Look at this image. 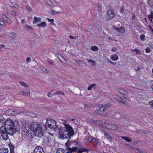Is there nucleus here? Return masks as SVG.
<instances>
[{"mask_svg": "<svg viewBox=\"0 0 153 153\" xmlns=\"http://www.w3.org/2000/svg\"><path fill=\"white\" fill-rule=\"evenodd\" d=\"M22 130L26 133L32 130L34 135L38 137H41L43 135L42 127L36 122H33L31 124H25L23 126Z\"/></svg>", "mask_w": 153, "mask_h": 153, "instance_id": "nucleus-1", "label": "nucleus"}, {"mask_svg": "<svg viewBox=\"0 0 153 153\" xmlns=\"http://www.w3.org/2000/svg\"><path fill=\"white\" fill-rule=\"evenodd\" d=\"M4 125L5 127L7 128V131L10 134H13L20 129V126L18 121L15 120L13 121L10 118H7L5 121Z\"/></svg>", "mask_w": 153, "mask_h": 153, "instance_id": "nucleus-2", "label": "nucleus"}, {"mask_svg": "<svg viewBox=\"0 0 153 153\" xmlns=\"http://www.w3.org/2000/svg\"><path fill=\"white\" fill-rule=\"evenodd\" d=\"M74 133L72 127L68 124H65L64 127L61 128L59 130L60 137L62 139L70 138L74 135Z\"/></svg>", "mask_w": 153, "mask_h": 153, "instance_id": "nucleus-3", "label": "nucleus"}, {"mask_svg": "<svg viewBox=\"0 0 153 153\" xmlns=\"http://www.w3.org/2000/svg\"><path fill=\"white\" fill-rule=\"evenodd\" d=\"M47 122L45 126L41 125L42 127L43 130H45L47 129H53L56 130L58 128L56 122L53 119L48 120H46Z\"/></svg>", "mask_w": 153, "mask_h": 153, "instance_id": "nucleus-4", "label": "nucleus"}, {"mask_svg": "<svg viewBox=\"0 0 153 153\" xmlns=\"http://www.w3.org/2000/svg\"><path fill=\"white\" fill-rule=\"evenodd\" d=\"M101 124L100 125L104 128H107L113 130H117L118 128V126L112 124H109L103 122H101Z\"/></svg>", "mask_w": 153, "mask_h": 153, "instance_id": "nucleus-5", "label": "nucleus"}, {"mask_svg": "<svg viewBox=\"0 0 153 153\" xmlns=\"http://www.w3.org/2000/svg\"><path fill=\"white\" fill-rule=\"evenodd\" d=\"M44 142L46 145L48 146H51L54 145V140L53 137H45L44 138Z\"/></svg>", "mask_w": 153, "mask_h": 153, "instance_id": "nucleus-6", "label": "nucleus"}, {"mask_svg": "<svg viewBox=\"0 0 153 153\" xmlns=\"http://www.w3.org/2000/svg\"><path fill=\"white\" fill-rule=\"evenodd\" d=\"M114 16V14L113 10H108L107 12V15L105 19L107 20L112 19Z\"/></svg>", "mask_w": 153, "mask_h": 153, "instance_id": "nucleus-7", "label": "nucleus"}, {"mask_svg": "<svg viewBox=\"0 0 153 153\" xmlns=\"http://www.w3.org/2000/svg\"><path fill=\"white\" fill-rule=\"evenodd\" d=\"M95 114H100L103 115L105 116L107 114V113L106 112H104L101 106L95 112Z\"/></svg>", "mask_w": 153, "mask_h": 153, "instance_id": "nucleus-8", "label": "nucleus"}, {"mask_svg": "<svg viewBox=\"0 0 153 153\" xmlns=\"http://www.w3.org/2000/svg\"><path fill=\"white\" fill-rule=\"evenodd\" d=\"M34 153H45L42 148L40 146H36L34 150Z\"/></svg>", "mask_w": 153, "mask_h": 153, "instance_id": "nucleus-9", "label": "nucleus"}, {"mask_svg": "<svg viewBox=\"0 0 153 153\" xmlns=\"http://www.w3.org/2000/svg\"><path fill=\"white\" fill-rule=\"evenodd\" d=\"M113 27L116 30L120 33H124L125 32V30L124 28L123 27H121L120 28H118L116 26H113Z\"/></svg>", "mask_w": 153, "mask_h": 153, "instance_id": "nucleus-10", "label": "nucleus"}, {"mask_svg": "<svg viewBox=\"0 0 153 153\" xmlns=\"http://www.w3.org/2000/svg\"><path fill=\"white\" fill-rule=\"evenodd\" d=\"M0 130L1 131V134H2L3 133H5V132H7V133H8V134L10 135H11V134H10V133H9L7 131V128H6V127H5V126H2L0 127ZM12 135L13 134H12Z\"/></svg>", "mask_w": 153, "mask_h": 153, "instance_id": "nucleus-11", "label": "nucleus"}, {"mask_svg": "<svg viewBox=\"0 0 153 153\" xmlns=\"http://www.w3.org/2000/svg\"><path fill=\"white\" fill-rule=\"evenodd\" d=\"M75 61L77 64H78L80 66L84 67L86 66L84 62L81 60H80L77 59H75Z\"/></svg>", "mask_w": 153, "mask_h": 153, "instance_id": "nucleus-12", "label": "nucleus"}, {"mask_svg": "<svg viewBox=\"0 0 153 153\" xmlns=\"http://www.w3.org/2000/svg\"><path fill=\"white\" fill-rule=\"evenodd\" d=\"M78 148L77 147L74 148H69L68 149V152L66 153H72L74 151H77Z\"/></svg>", "mask_w": 153, "mask_h": 153, "instance_id": "nucleus-13", "label": "nucleus"}, {"mask_svg": "<svg viewBox=\"0 0 153 153\" xmlns=\"http://www.w3.org/2000/svg\"><path fill=\"white\" fill-rule=\"evenodd\" d=\"M8 133L7 132H5L1 134V135L3 139L5 140H6L8 139Z\"/></svg>", "mask_w": 153, "mask_h": 153, "instance_id": "nucleus-14", "label": "nucleus"}, {"mask_svg": "<svg viewBox=\"0 0 153 153\" xmlns=\"http://www.w3.org/2000/svg\"><path fill=\"white\" fill-rule=\"evenodd\" d=\"M111 104H110V103H107L106 105H102L101 107H102L104 111L105 112V111L109 107H110L111 105Z\"/></svg>", "mask_w": 153, "mask_h": 153, "instance_id": "nucleus-15", "label": "nucleus"}, {"mask_svg": "<svg viewBox=\"0 0 153 153\" xmlns=\"http://www.w3.org/2000/svg\"><path fill=\"white\" fill-rule=\"evenodd\" d=\"M9 150L8 149L5 148H2L0 149V153H8Z\"/></svg>", "mask_w": 153, "mask_h": 153, "instance_id": "nucleus-16", "label": "nucleus"}, {"mask_svg": "<svg viewBox=\"0 0 153 153\" xmlns=\"http://www.w3.org/2000/svg\"><path fill=\"white\" fill-rule=\"evenodd\" d=\"M41 19L40 17H34V20L33 21V23L34 24H35L37 22H40L41 21Z\"/></svg>", "mask_w": 153, "mask_h": 153, "instance_id": "nucleus-17", "label": "nucleus"}, {"mask_svg": "<svg viewBox=\"0 0 153 153\" xmlns=\"http://www.w3.org/2000/svg\"><path fill=\"white\" fill-rule=\"evenodd\" d=\"M118 58L117 55L116 54H113L111 56V59L113 61H115L117 60Z\"/></svg>", "mask_w": 153, "mask_h": 153, "instance_id": "nucleus-18", "label": "nucleus"}, {"mask_svg": "<svg viewBox=\"0 0 153 153\" xmlns=\"http://www.w3.org/2000/svg\"><path fill=\"white\" fill-rule=\"evenodd\" d=\"M147 4L151 7L153 8V0H147Z\"/></svg>", "mask_w": 153, "mask_h": 153, "instance_id": "nucleus-19", "label": "nucleus"}, {"mask_svg": "<svg viewBox=\"0 0 153 153\" xmlns=\"http://www.w3.org/2000/svg\"><path fill=\"white\" fill-rule=\"evenodd\" d=\"M149 20L152 23H153V12H151V14L148 15Z\"/></svg>", "mask_w": 153, "mask_h": 153, "instance_id": "nucleus-20", "label": "nucleus"}, {"mask_svg": "<svg viewBox=\"0 0 153 153\" xmlns=\"http://www.w3.org/2000/svg\"><path fill=\"white\" fill-rule=\"evenodd\" d=\"M37 26L38 27H41L43 28H44L46 27V24L45 22H43L38 24Z\"/></svg>", "mask_w": 153, "mask_h": 153, "instance_id": "nucleus-21", "label": "nucleus"}, {"mask_svg": "<svg viewBox=\"0 0 153 153\" xmlns=\"http://www.w3.org/2000/svg\"><path fill=\"white\" fill-rule=\"evenodd\" d=\"M8 35L10 37L13 38V39H14L17 36V35L14 32L9 33Z\"/></svg>", "mask_w": 153, "mask_h": 153, "instance_id": "nucleus-22", "label": "nucleus"}, {"mask_svg": "<svg viewBox=\"0 0 153 153\" xmlns=\"http://www.w3.org/2000/svg\"><path fill=\"white\" fill-rule=\"evenodd\" d=\"M121 138L128 142H130L131 141V140L128 137L121 136Z\"/></svg>", "mask_w": 153, "mask_h": 153, "instance_id": "nucleus-23", "label": "nucleus"}, {"mask_svg": "<svg viewBox=\"0 0 153 153\" xmlns=\"http://www.w3.org/2000/svg\"><path fill=\"white\" fill-rule=\"evenodd\" d=\"M56 153H65V151L63 149L59 148L57 150Z\"/></svg>", "mask_w": 153, "mask_h": 153, "instance_id": "nucleus-24", "label": "nucleus"}, {"mask_svg": "<svg viewBox=\"0 0 153 153\" xmlns=\"http://www.w3.org/2000/svg\"><path fill=\"white\" fill-rule=\"evenodd\" d=\"M45 2L47 4L50 6L53 7L52 2L50 0H45Z\"/></svg>", "mask_w": 153, "mask_h": 153, "instance_id": "nucleus-25", "label": "nucleus"}, {"mask_svg": "<svg viewBox=\"0 0 153 153\" xmlns=\"http://www.w3.org/2000/svg\"><path fill=\"white\" fill-rule=\"evenodd\" d=\"M91 50L93 51H97L98 50V48L96 46H93L91 47Z\"/></svg>", "mask_w": 153, "mask_h": 153, "instance_id": "nucleus-26", "label": "nucleus"}, {"mask_svg": "<svg viewBox=\"0 0 153 153\" xmlns=\"http://www.w3.org/2000/svg\"><path fill=\"white\" fill-rule=\"evenodd\" d=\"M29 115L31 117H36V114L33 112H30L29 113Z\"/></svg>", "mask_w": 153, "mask_h": 153, "instance_id": "nucleus-27", "label": "nucleus"}, {"mask_svg": "<svg viewBox=\"0 0 153 153\" xmlns=\"http://www.w3.org/2000/svg\"><path fill=\"white\" fill-rule=\"evenodd\" d=\"M104 134L106 139H108L109 140H110L111 137H110L109 134L108 133L106 132H105Z\"/></svg>", "mask_w": 153, "mask_h": 153, "instance_id": "nucleus-28", "label": "nucleus"}, {"mask_svg": "<svg viewBox=\"0 0 153 153\" xmlns=\"http://www.w3.org/2000/svg\"><path fill=\"white\" fill-rule=\"evenodd\" d=\"M6 22L8 23L9 24H11L12 23L11 20L7 17L4 20Z\"/></svg>", "mask_w": 153, "mask_h": 153, "instance_id": "nucleus-29", "label": "nucleus"}, {"mask_svg": "<svg viewBox=\"0 0 153 153\" xmlns=\"http://www.w3.org/2000/svg\"><path fill=\"white\" fill-rule=\"evenodd\" d=\"M41 69L45 73H48L50 71L49 70H48L44 67H42Z\"/></svg>", "mask_w": 153, "mask_h": 153, "instance_id": "nucleus-30", "label": "nucleus"}, {"mask_svg": "<svg viewBox=\"0 0 153 153\" xmlns=\"http://www.w3.org/2000/svg\"><path fill=\"white\" fill-rule=\"evenodd\" d=\"M5 122V119L3 117L0 115V123H3Z\"/></svg>", "mask_w": 153, "mask_h": 153, "instance_id": "nucleus-31", "label": "nucleus"}, {"mask_svg": "<svg viewBox=\"0 0 153 153\" xmlns=\"http://www.w3.org/2000/svg\"><path fill=\"white\" fill-rule=\"evenodd\" d=\"M9 147L10 149V152H13L14 149V146L13 145L10 144L9 145Z\"/></svg>", "mask_w": 153, "mask_h": 153, "instance_id": "nucleus-32", "label": "nucleus"}, {"mask_svg": "<svg viewBox=\"0 0 153 153\" xmlns=\"http://www.w3.org/2000/svg\"><path fill=\"white\" fill-rule=\"evenodd\" d=\"M132 51L133 52H136V53L137 54H140V53L139 51L137 49H133L132 50Z\"/></svg>", "mask_w": 153, "mask_h": 153, "instance_id": "nucleus-33", "label": "nucleus"}, {"mask_svg": "<svg viewBox=\"0 0 153 153\" xmlns=\"http://www.w3.org/2000/svg\"><path fill=\"white\" fill-rule=\"evenodd\" d=\"M99 140L98 139L94 138L92 142L96 143V144H97L99 143Z\"/></svg>", "mask_w": 153, "mask_h": 153, "instance_id": "nucleus-34", "label": "nucleus"}, {"mask_svg": "<svg viewBox=\"0 0 153 153\" xmlns=\"http://www.w3.org/2000/svg\"><path fill=\"white\" fill-rule=\"evenodd\" d=\"M88 62L90 63H92L93 65H96V63L94 61L92 60L91 59H89L88 60Z\"/></svg>", "mask_w": 153, "mask_h": 153, "instance_id": "nucleus-35", "label": "nucleus"}, {"mask_svg": "<svg viewBox=\"0 0 153 153\" xmlns=\"http://www.w3.org/2000/svg\"><path fill=\"white\" fill-rule=\"evenodd\" d=\"M124 6L121 7H120V12L123 14V13H124Z\"/></svg>", "mask_w": 153, "mask_h": 153, "instance_id": "nucleus-36", "label": "nucleus"}, {"mask_svg": "<svg viewBox=\"0 0 153 153\" xmlns=\"http://www.w3.org/2000/svg\"><path fill=\"white\" fill-rule=\"evenodd\" d=\"M19 82L21 84V85L24 87H28V85L26 84L25 82Z\"/></svg>", "mask_w": 153, "mask_h": 153, "instance_id": "nucleus-37", "label": "nucleus"}, {"mask_svg": "<svg viewBox=\"0 0 153 153\" xmlns=\"http://www.w3.org/2000/svg\"><path fill=\"white\" fill-rule=\"evenodd\" d=\"M24 95H27V96H29L30 95L29 91H24Z\"/></svg>", "mask_w": 153, "mask_h": 153, "instance_id": "nucleus-38", "label": "nucleus"}, {"mask_svg": "<svg viewBox=\"0 0 153 153\" xmlns=\"http://www.w3.org/2000/svg\"><path fill=\"white\" fill-rule=\"evenodd\" d=\"M53 91H51L48 92V96L49 97H51L53 95V94H51V93Z\"/></svg>", "mask_w": 153, "mask_h": 153, "instance_id": "nucleus-39", "label": "nucleus"}, {"mask_svg": "<svg viewBox=\"0 0 153 153\" xmlns=\"http://www.w3.org/2000/svg\"><path fill=\"white\" fill-rule=\"evenodd\" d=\"M145 39V36L144 34H142L140 36V39L141 40L143 41Z\"/></svg>", "mask_w": 153, "mask_h": 153, "instance_id": "nucleus-40", "label": "nucleus"}, {"mask_svg": "<svg viewBox=\"0 0 153 153\" xmlns=\"http://www.w3.org/2000/svg\"><path fill=\"white\" fill-rule=\"evenodd\" d=\"M121 92L120 93L122 92V93L123 95H126L127 93V92L124 90H122V91L121 90Z\"/></svg>", "mask_w": 153, "mask_h": 153, "instance_id": "nucleus-41", "label": "nucleus"}, {"mask_svg": "<svg viewBox=\"0 0 153 153\" xmlns=\"http://www.w3.org/2000/svg\"><path fill=\"white\" fill-rule=\"evenodd\" d=\"M151 51V49L149 47H147L146 49V52L147 53H149Z\"/></svg>", "mask_w": 153, "mask_h": 153, "instance_id": "nucleus-42", "label": "nucleus"}, {"mask_svg": "<svg viewBox=\"0 0 153 153\" xmlns=\"http://www.w3.org/2000/svg\"><path fill=\"white\" fill-rule=\"evenodd\" d=\"M98 10L99 11H101L102 10V7L101 5L100 4L98 5Z\"/></svg>", "mask_w": 153, "mask_h": 153, "instance_id": "nucleus-43", "label": "nucleus"}, {"mask_svg": "<svg viewBox=\"0 0 153 153\" xmlns=\"http://www.w3.org/2000/svg\"><path fill=\"white\" fill-rule=\"evenodd\" d=\"M11 14L15 16H16V13L15 11L13 10L11 12Z\"/></svg>", "mask_w": 153, "mask_h": 153, "instance_id": "nucleus-44", "label": "nucleus"}, {"mask_svg": "<svg viewBox=\"0 0 153 153\" xmlns=\"http://www.w3.org/2000/svg\"><path fill=\"white\" fill-rule=\"evenodd\" d=\"M78 37L77 36H70L69 38L71 39H76Z\"/></svg>", "mask_w": 153, "mask_h": 153, "instance_id": "nucleus-45", "label": "nucleus"}, {"mask_svg": "<svg viewBox=\"0 0 153 153\" xmlns=\"http://www.w3.org/2000/svg\"><path fill=\"white\" fill-rule=\"evenodd\" d=\"M1 18L4 20L7 17L4 14H3L1 15Z\"/></svg>", "mask_w": 153, "mask_h": 153, "instance_id": "nucleus-46", "label": "nucleus"}, {"mask_svg": "<svg viewBox=\"0 0 153 153\" xmlns=\"http://www.w3.org/2000/svg\"><path fill=\"white\" fill-rule=\"evenodd\" d=\"M58 13H59V12H54V10H52L51 12V14L53 15V14H56Z\"/></svg>", "mask_w": 153, "mask_h": 153, "instance_id": "nucleus-47", "label": "nucleus"}, {"mask_svg": "<svg viewBox=\"0 0 153 153\" xmlns=\"http://www.w3.org/2000/svg\"><path fill=\"white\" fill-rule=\"evenodd\" d=\"M94 138H93L92 137H89L88 138V141L89 142L91 141L92 142Z\"/></svg>", "mask_w": 153, "mask_h": 153, "instance_id": "nucleus-48", "label": "nucleus"}, {"mask_svg": "<svg viewBox=\"0 0 153 153\" xmlns=\"http://www.w3.org/2000/svg\"><path fill=\"white\" fill-rule=\"evenodd\" d=\"M47 20H48V21L49 22H50L51 23H53V22H54V20L53 19H49V18H47Z\"/></svg>", "mask_w": 153, "mask_h": 153, "instance_id": "nucleus-49", "label": "nucleus"}, {"mask_svg": "<svg viewBox=\"0 0 153 153\" xmlns=\"http://www.w3.org/2000/svg\"><path fill=\"white\" fill-rule=\"evenodd\" d=\"M58 94H62V95H64L65 94V93L64 92L60 91H58Z\"/></svg>", "mask_w": 153, "mask_h": 153, "instance_id": "nucleus-50", "label": "nucleus"}, {"mask_svg": "<svg viewBox=\"0 0 153 153\" xmlns=\"http://www.w3.org/2000/svg\"><path fill=\"white\" fill-rule=\"evenodd\" d=\"M135 18V14L133 13V15L131 17V19L132 20H134Z\"/></svg>", "mask_w": 153, "mask_h": 153, "instance_id": "nucleus-51", "label": "nucleus"}, {"mask_svg": "<svg viewBox=\"0 0 153 153\" xmlns=\"http://www.w3.org/2000/svg\"><path fill=\"white\" fill-rule=\"evenodd\" d=\"M116 48H115V47H113L111 49V51H113V52H115L116 51Z\"/></svg>", "mask_w": 153, "mask_h": 153, "instance_id": "nucleus-52", "label": "nucleus"}, {"mask_svg": "<svg viewBox=\"0 0 153 153\" xmlns=\"http://www.w3.org/2000/svg\"><path fill=\"white\" fill-rule=\"evenodd\" d=\"M19 94L24 95V91H21L19 92Z\"/></svg>", "mask_w": 153, "mask_h": 153, "instance_id": "nucleus-53", "label": "nucleus"}, {"mask_svg": "<svg viewBox=\"0 0 153 153\" xmlns=\"http://www.w3.org/2000/svg\"><path fill=\"white\" fill-rule=\"evenodd\" d=\"M26 61L27 62H29L30 61V58L29 57H28L26 59Z\"/></svg>", "mask_w": 153, "mask_h": 153, "instance_id": "nucleus-54", "label": "nucleus"}, {"mask_svg": "<svg viewBox=\"0 0 153 153\" xmlns=\"http://www.w3.org/2000/svg\"><path fill=\"white\" fill-rule=\"evenodd\" d=\"M149 103L150 105L153 107V100L150 101Z\"/></svg>", "mask_w": 153, "mask_h": 153, "instance_id": "nucleus-55", "label": "nucleus"}, {"mask_svg": "<svg viewBox=\"0 0 153 153\" xmlns=\"http://www.w3.org/2000/svg\"><path fill=\"white\" fill-rule=\"evenodd\" d=\"M149 28L150 29V30H151L152 33L153 34V29L152 28V27L150 25H149Z\"/></svg>", "mask_w": 153, "mask_h": 153, "instance_id": "nucleus-56", "label": "nucleus"}, {"mask_svg": "<svg viewBox=\"0 0 153 153\" xmlns=\"http://www.w3.org/2000/svg\"><path fill=\"white\" fill-rule=\"evenodd\" d=\"M92 88V86L91 85L88 87V89L89 90H91Z\"/></svg>", "mask_w": 153, "mask_h": 153, "instance_id": "nucleus-57", "label": "nucleus"}, {"mask_svg": "<svg viewBox=\"0 0 153 153\" xmlns=\"http://www.w3.org/2000/svg\"><path fill=\"white\" fill-rule=\"evenodd\" d=\"M108 62L110 63L111 64H112L114 65H115L116 64V63L112 62V61H111L109 60H108Z\"/></svg>", "mask_w": 153, "mask_h": 153, "instance_id": "nucleus-58", "label": "nucleus"}, {"mask_svg": "<svg viewBox=\"0 0 153 153\" xmlns=\"http://www.w3.org/2000/svg\"><path fill=\"white\" fill-rule=\"evenodd\" d=\"M27 8L30 11H32L31 8L29 6H27Z\"/></svg>", "mask_w": 153, "mask_h": 153, "instance_id": "nucleus-59", "label": "nucleus"}, {"mask_svg": "<svg viewBox=\"0 0 153 153\" xmlns=\"http://www.w3.org/2000/svg\"><path fill=\"white\" fill-rule=\"evenodd\" d=\"M4 47H5V46L4 45H1V46H0V50H2V49L1 48L2 47L4 48Z\"/></svg>", "mask_w": 153, "mask_h": 153, "instance_id": "nucleus-60", "label": "nucleus"}, {"mask_svg": "<svg viewBox=\"0 0 153 153\" xmlns=\"http://www.w3.org/2000/svg\"><path fill=\"white\" fill-rule=\"evenodd\" d=\"M58 94V91H57L56 92H55L53 94V95H57Z\"/></svg>", "mask_w": 153, "mask_h": 153, "instance_id": "nucleus-61", "label": "nucleus"}, {"mask_svg": "<svg viewBox=\"0 0 153 153\" xmlns=\"http://www.w3.org/2000/svg\"><path fill=\"white\" fill-rule=\"evenodd\" d=\"M96 85L97 84L96 83H94L91 84V85L92 86V87H93L96 86Z\"/></svg>", "mask_w": 153, "mask_h": 153, "instance_id": "nucleus-62", "label": "nucleus"}, {"mask_svg": "<svg viewBox=\"0 0 153 153\" xmlns=\"http://www.w3.org/2000/svg\"><path fill=\"white\" fill-rule=\"evenodd\" d=\"M26 27L27 28H29L30 29H32V27L30 26H26Z\"/></svg>", "mask_w": 153, "mask_h": 153, "instance_id": "nucleus-63", "label": "nucleus"}, {"mask_svg": "<svg viewBox=\"0 0 153 153\" xmlns=\"http://www.w3.org/2000/svg\"><path fill=\"white\" fill-rule=\"evenodd\" d=\"M108 38L109 40H111L112 41L113 40V39H112L110 36H109Z\"/></svg>", "mask_w": 153, "mask_h": 153, "instance_id": "nucleus-64", "label": "nucleus"}]
</instances>
